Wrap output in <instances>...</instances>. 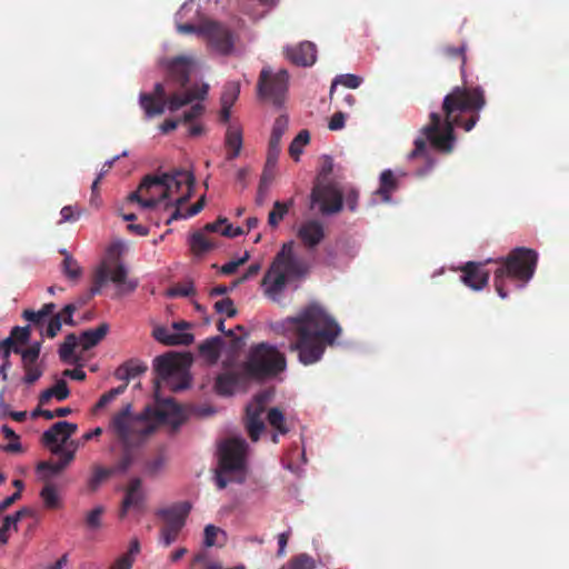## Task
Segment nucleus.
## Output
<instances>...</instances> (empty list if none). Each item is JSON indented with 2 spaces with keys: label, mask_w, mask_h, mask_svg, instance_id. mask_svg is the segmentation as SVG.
I'll list each match as a JSON object with an SVG mask.
<instances>
[{
  "label": "nucleus",
  "mask_w": 569,
  "mask_h": 569,
  "mask_svg": "<svg viewBox=\"0 0 569 569\" xmlns=\"http://www.w3.org/2000/svg\"><path fill=\"white\" fill-rule=\"evenodd\" d=\"M280 152H281V149H277L274 147L268 148L267 160H266L263 173L267 174L268 171L272 170L276 167V164L278 162V158L280 156Z\"/></svg>",
  "instance_id": "680f3d73"
},
{
  "label": "nucleus",
  "mask_w": 569,
  "mask_h": 569,
  "mask_svg": "<svg viewBox=\"0 0 569 569\" xmlns=\"http://www.w3.org/2000/svg\"><path fill=\"white\" fill-rule=\"evenodd\" d=\"M224 144L228 149L227 160H233L240 154L242 148V133L239 129L229 127L226 132Z\"/></svg>",
  "instance_id": "473e14b6"
},
{
  "label": "nucleus",
  "mask_w": 569,
  "mask_h": 569,
  "mask_svg": "<svg viewBox=\"0 0 569 569\" xmlns=\"http://www.w3.org/2000/svg\"><path fill=\"white\" fill-rule=\"evenodd\" d=\"M164 182L170 187V202L166 209L184 204L192 196L194 177L188 170H172L163 173Z\"/></svg>",
  "instance_id": "f8f14e48"
},
{
  "label": "nucleus",
  "mask_w": 569,
  "mask_h": 569,
  "mask_svg": "<svg viewBox=\"0 0 569 569\" xmlns=\"http://www.w3.org/2000/svg\"><path fill=\"white\" fill-rule=\"evenodd\" d=\"M12 350L14 353L21 355L22 365L37 363L41 350V342H34L24 350L20 347H14Z\"/></svg>",
  "instance_id": "c03bdc74"
},
{
  "label": "nucleus",
  "mask_w": 569,
  "mask_h": 569,
  "mask_svg": "<svg viewBox=\"0 0 569 569\" xmlns=\"http://www.w3.org/2000/svg\"><path fill=\"white\" fill-rule=\"evenodd\" d=\"M70 395L69 388L67 382L63 379H60L56 382V385L47 390H44L40 397L39 402L40 405H46L49 402V400L54 397L57 400L62 401L67 399Z\"/></svg>",
  "instance_id": "f704fd0d"
},
{
  "label": "nucleus",
  "mask_w": 569,
  "mask_h": 569,
  "mask_svg": "<svg viewBox=\"0 0 569 569\" xmlns=\"http://www.w3.org/2000/svg\"><path fill=\"white\" fill-rule=\"evenodd\" d=\"M499 261L500 266L495 271L493 284L497 293L505 299L508 297L505 280H516L521 282V286L527 283L535 274L538 253L532 249L518 247Z\"/></svg>",
  "instance_id": "39448f33"
},
{
  "label": "nucleus",
  "mask_w": 569,
  "mask_h": 569,
  "mask_svg": "<svg viewBox=\"0 0 569 569\" xmlns=\"http://www.w3.org/2000/svg\"><path fill=\"white\" fill-rule=\"evenodd\" d=\"M462 282L473 289H483L489 281V272L485 270L483 264L480 262L469 261L460 268Z\"/></svg>",
  "instance_id": "6ab92c4d"
},
{
  "label": "nucleus",
  "mask_w": 569,
  "mask_h": 569,
  "mask_svg": "<svg viewBox=\"0 0 569 569\" xmlns=\"http://www.w3.org/2000/svg\"><path fill=\"white\" fill-rule=\"evenodd\" d=\"M162 409H159V416L164 418L167 416V411H171L174 416L179 417L181 413V409L179 405H177L173 400L168 399L164 401Z\"/></svg>",
  "instance_id": "69168bd1"
},
{
  "label": "nucleus",
  "mask_w": 569,
  "mask_h": 569,
  "mask_svg": "<svg viewBox=\"0 0 569 569\" xmlns=\"http://www.w3.org/2000/svg\"><path fill=\"white\" fill-rule=\"evenodd\" d=\"M240 93V83L237 81H230L227 82L223 87L222 93H221V104H230L233 106V103L237 101Z\"/></svg>",
  "instance_id": "de8ad7c7"
},
{
  "label": "nucleus",
  "mask_w": 569,
  "mask_h": 569,
  "mask_svg": "<svg viewBox=\"0 0 569 569\" xmlns=\"http://www.w3.org/2000/svg\"><path fill=\"white\" fill-rule=\"evenodd\" d=\"M61 220L62 222H73L77 221L81 216V210H76L72 206H64L61 211Z\"/></svg>",
  "instance_id": "bf43d9fd"
},
{
  "label": "nucleus",
  "mask_w": 569,
  "mask_h": 569,
  "mask_svg": "<svg viewBox=\"0 0 569 569\" xmlns=\"http://www.w3.org/2000/svg\"><path fill=\"white\" fill-rule=\"evenodd\" d=\"M261 269V266L259 263L251 264L247 271L237 280L233 281L231 289L236 288L238 284L249 280L250 278H253L259 273Z\"/></svg>",
  "instance_id": "e2e57ef3"
},
{
  "label": "nucleus",
  "mask_w": 569,
  "mask_h": 569,
  "mask_svg": "<svg viewBox=\"0 0 569 569\" xmlns=\"http://www.w3.org/2000/svg\"><path fill=\"white\" fill-rule=\"evenodd\" d=\"M345 120H346V114L341 111H337L331 117L328 127L332 131L340 130L345 127Z\"/></svg>",
  "instance_id": "0e129e2a"
},
{
  "label": "nucleus",
  "mask_w": 569,
  "mask_h": 569,
  "mask_svg": "<svg viewBox=\"0 0 569 569\" xmlns=\"http://www.w3.org/2000/svg\"><path fill=\"white\" fill-rule=\"evenodd\" d=\"M79 339L74 333L66 336L64 341L60 345L59 357L62 362L77 363L78 357L73 356L74 349L78 346Z\"/></svg>",
  "instance_id": "c9c22d12"
},
{
  "label": "nucleus",
  "mask_w": 569,
  "mask_h": 569,
  "mask_svg": "<svg viewBox=\"0 0 569 569\" xmlns=\"http://www.w3.org/2000/svg\"><path fill=\"white\" fill-rule=\"evenodd\" d=\"M224 341L220 336L211 337L199 346V353L208 363L214 365L221 356Z\"/></svg>",
  "instance_id": "c85d7f7f"
},
{
  "label": "nucleus",
  "mask_w": 569,
  "mask_h": 569,
  "mask_svg": "<svg viewBox=\"0 0 569 569\" xmlns=\"http://www.w3.org/2000/svg\"><path fill=\"white\" fill-rule=\"evenodd\" d=\"M51 452L53 455L60 456V460L58 462H49L41 461L37 466V471H48L49 476L60 473L74 458V449L66 450L62 446L51 447Z\"/></svg>",
  "instance_id": "393cba45"
},
{
  "label": "nucleus",
  "mask_w": 569,
  "mask_h": 569,
  "mask_svg": "<svg viewBox=\"0 0 569 569\" xmlns=\"http://www.w3.org/2000/svg\"><path fill=\"white\" fill-rule=\"evenodd\" d=\"M281 326L292 338L289 350L296 351L305 366L320 361L327 347L341 335L339 323L316 302L302 308L295 317L286 318Z\"/></svg>",
  "instance_id": "f03ea898"
},
{
  "label": "nucleus",
  "mask_w": 569,
  "mask_h": 569,
  "mask_svg": "<svg viewBox=\"0 0 569 569\" xmlns=\"http://www.w3.org/2000/svg\"><path fill=\"white\" fill-rule=\"evenodd\" d=\"M202 100H196V102L191 104L190 109L186 111L182 118L179 119H167L160 126V129L163 133H169L174 130L180 122L191 123L196 119L200 118L204 112V106L201 102Z\"/></svg>",
  "instance_id": "cd10ccee"
},
{
  "label": "nucleus",
  "mask_w": 569,
  "mask_h": 569,
  "mask_svg": "<svg viewBox=\"0 0 569 569\" xmlns=\"http://www.w3.org/2000/svg\"><path fill=\"white\" fill-rule=\"evenodd\" d=\"M128 270L122 263H117L113 269H110L106 263H102L93 274V284L90 289L89 299L100 293L101 288L108 280L112 281L119 287V293L133 292L138 287L137 279H128Z\"/></svg>",
  "instance_id": "9d476101"
},
{
  "label": "nucleus",
  "mask_w": 569,
  "mask_h": 569,
  "mask_svg": "<svg viewBox=\"0 0 569 569\" xmlns=\"http://www.w3.org/2000/svg\"><path fill=\"white\" fill-rule=\"evenodd\" d=\"M40 498L47 509H58L61 507V500L57 488L52 483H46L40 491Z\"/></svg>",
  "instance_id": "ea45409f"
},
{
  "label": "nucleus",
  "mask_w": 569,
  "mask_h": 569,
  "mask_svg": "<svg viewBox=\"0 0 569 569\" xmlns=\"http://www.w3.org/2000/svg\"><path fill=\"white\" fill-rule=\"evenodd\" d=\"M220 531L221 530L218 527H216L213 525H207L204 527V539H203L204 546L213 547L216 545V538Z\"/></svg>",
  "instance_id": "052dcab7"
},
{
  "label": "nucleus",
  "mask_w": 569,
  "mask_h": 569,
  "mask_svg": "<svg viewBox=\"0 0 569 569\" xmlns=\"http://www.w3.org/2000/svg\"><path fill=\"white\" fill-rule=\"evenodd\" d=\"M441 53L446 59L460 61L462 84L453 87L445 96L441 108L443 118L438 112L430 113V121L421 129L422 136L415 140L409 159L425 154L427 141L439 152H452L456 141L455 128L462 127L467 132L471 131L480 119L479 112L487 103L485 90L480 86L469 87L466 80V44L445 46Z\"/></svg>",
  "instance_id": "f257e3e1"
},
{
  "label": "nucleus",
  "mask_w": 569,
  "mask_h": 569,
  "mask_svg": "<svg viewBox=\"0 0 569 569\" xmlns=\"http://www.w3.org/2000/svg\"><path fill=\"white\" fill-rule=\"evenodd\" d=\"M111 428L124 446H131L152 432L144 420L131 415V405H127L112 418Z\"/></svg>",
  "instance_id": "0eeeda50"
},
{
  "label": "nucleus",
  "mask_w": 569,
  "mask_h": 569,
  "mask_svg": "<svg viewBox=\"0 0 569 569\" xmlns=\"http://www.w3.org/2000/svg\"><path fill=\"white\" fill-rule=\"evenodd\" d=\"M307 270L305 261L293 252V242L283 243L262 278L261 284L264 287V293L270 298H276L284 290L289 277H302Z\"/></svg>",
  "instance_id": "20e7f679"
},
{
  "label": "nucleus",
  "mask_w": 569,
  "mask_h": 569,
  "mask_svg": "<svg viewBox=\"0 0 569 569\" xmlns=\"http://www.w3.org/2000/svg\"><path fill=\"white\" fill-rule=\"evenodd\" d=\"M398 189V179L390 169L383 170L380 174V186L377 193L381 196L385 201L391 199V193Z\"/></svg>",
  "instance_id": "72a5a7b5"
},
{
  "label": "nucleus",
  "mask_w": 569,
  "mask_h": 569,
  "mask_svg": "<svg viewBox=\"0 0 569 569\" xmlns=\"http://www.w3.org/2000/svg\"><path fill=\"white\" fill-rule=\"evenodd\" d=\"M227 220H228L227 218L220 217V218L217 219V221L207 223L203 227V231L204 232H219V233H221V230L226 226Z\"/></svg>",
  "instance_id": "338daca9"
},
{
  "label": "nucleus",
  "mask_w": 569,
  "mask_h": 569,
  "mask_svg": "<svg viewBox=\"0 0 569 569\" xmlns=\"http://www.w3.org/2000/svg\"><path fill=\"white\" fill-rule=\"evenodd\" d=\"M180 207L181 206H177L173 208L172 213L166 221L167 224H170L174 220L187 219L198 214L204 207V197H201L196 203L190 206L186 212H182Z\"/></svg>",
  "instance_id": "a19ab883"
},
{
  "label": "nucleus",
  "mask_w": 569,
  "mask_h": 569,
  "mask_svg": "<svg viewBox=\"0 0 569 569\" xmlns=\"http://www.w3.org/2000/svg\"><path fill=\"white\" fill-rule=\"evenodd\" d=\"M106 512L103 506H96L84 516V525L88 530L97 531L102 527V517Z\"/></svg>",
  "instance_id": "37998d69"
},
{
  "label": "nucleus",
  "mask_w": 569,
  "mask_h": 569,
  "mask_svg": "<svg viewBox=\"0 0 569 569\" xmlns=\"http://www.w3.org/2000/svg\"><path fill=\"white\" fill-rule=\"evenodd\" d=\"M247 442L243 439H228L219 447V470L236 472L244 468Z\"/></svg>",
  "instance_id": "ddd939ff"
},
{
  "label": "nucleus",
  "mask_w": 569,
  "mask_h": 569,
  "mask_svg": "<svg viewBox=\"0 0 569 569\" xmlns=\"http://www.w3.org/2000/svg\"><path fill=\"white\" fill-rule=\"evenodd\" d=\"M298 238L305 247L312 249L316 248L325 239V228L319 220H308L298 229Z\"/></svg>",
  "instance_id": "5701e85b"
},
{
  "label": "nucleus",
  "mask_w": 569,
  "mask_h": 569,
  "mask_svg": "<svg viewBox=\"0 0 569 569\" xmlns=\"http://www.w3.org/2000/svg\"><path fill=\"white\" fill-rule=\"evenodd\" d=\"M22 318L24 320H27L28 322L32 323L33 326L41 328V331H40L41 336H46L44 331L42 330V327L48 318L44 317L40 310L34 311L31 309H26L22 312Z\"/></svg>",
  "instance_id": "8fccbe9b"
},
{
  "label": "nucleus",
  "mask_w": 569,
  "mask_h": 569,
  "mask_svg": "<svg viewBox=\"0 0 569 569\" xmlns=\"http://www.w3.org/2000/svg\"><path fill=\"white\" fill-rule=\"evenodd\" d=\"M208 84L193 86L191 89L174 92L167 97L164 84L157 82L153 92H141L139 94V104L147 118H153L162 114L166 108L174 112L196 100H203L208 94Z\"/></svg>",
  "instance_id": "7ed1b4c3"
},
{
  "label": "nucleus",
  "mask_w": 569,
  "mask_h": 569,
  "mask_svg": "<svg viewBox=\"0 0 569 569\" xmlns=\"http://www.w3.org/2000/svg\"><path fill=\"white\" fill-rule=\"evenodd\" d=\"M146 370L147 366L143 362L137 359H130L117 368L114 376L117 379L123 380L124 383L128 385L131 379L143 373Z\"/></svg>",
  "instance_id": "7c9ffc66"
},
{
  "label": "nucleus",
  "mask_w": 569,
  "mask_h": 569,
  "mask_svg": "<svg viewBox=\"0 0 569 569\" xmlns=\"http://www.w3.org/2000/svg\"><path fill=\"white\" fill-rule=\"evenodd\" d=\"M310 141V134L308 130H301L289 146V154L296 160H299L302 153V148Z\"/></svg>",
  "instance_id": "49530a36"
},
{
  "label": "nucleus",
  "mask_w": 569,
  "mask_h": 569,
  "mask_svg": "<svg viewBox=\"0 0 569 569\" xmlns=\"http://www.w3.org/2000/svg\"><path fill=\"white\" fill-rule=\"evenodd\" d=\"M130 202H138L142 208L152 209L170 202V187L164 182L163 174L146 176L138 189L128 196Z\"/></svg>",
  "instance_id": "6e6552de"
},
{
  "label": "nucleus",
  "mask_w": 569,
  "mask_h": 569,
  "mask_svg": "<svg viewBox=\"0 0 569 569\" xmlns=\"http://www.w3.org/2000/svg\"><path fill=\"white\" fill-rule=\"evenodd\" d=\"M293 206V200L290 199L287 202L282 201H276L273 203L272 210L268 214V224L276 229L278 228L279 223L283 220L286 214L289 212V209Z\"/></svg>",
  "instance_id": "4c0bfd02"
},
{
  "label": "nucleus",
  "mask_w": 569,
  "mask_h": 569,
  "mask_svg": "<svg viewBox=\"0 0 569 569\" xmlns=\"http://www.w3.org/2000/svg\"><path fill=\"white\" fill-rule=\"evenodd\" d=\"M116 473L114 468H104L101 466H93L92 472L87 480V489L89 492H96L100 486L106 482L111 476Z\"/></svg>",
  "instance_id": "2f4dec72"
},
{
  "label": "nucleus",
  "mask_w": 569,
  "mask_h": 569,
  "mask_svg": "<svg viewBox=\"0 0 569 569\" xmlns=\"http://www.w3.org/2000/svg\"><path fill=\"white\" fill-rule=\"evenodd\" d=\"M190 248L194 254H203L214 248V243L207 238L203 230L196 231L190 237Z\"/></svg>",
  "instance_id": "58836bf2"
},
{
  "label": "nucleus",
  "mask_w": 569,
  "mask_h": 569,
  "mask_svg": "<svg viewBox=\"0 0 569 569\" xmlns=\"http://www.w3.org/2000/svg\"><path fill=\"white\" fill-rule=\"evenodd\" d=\"M109 332V325L103 322L94 329H88L81 332L79 342L83 350L96 347Z\"/></svg>",
  "instance_id": "c756f323"
},
{
  "label": "nucleus",
  "mask_w": 569,
  "mask_h": 569,
  "mask_svg": "<svg viewBox=\"0 0 569 569\" xmlns=\"http://www.w3.org/2000/svg\"><path fill=\"white\" fill-rule=\"evenodd\" d=\"M142 480L140 478H133L130 480L126 488V495L121 502L119 518L123 519L128 510L131 508L140 509L143 506L144 493L142 491Z\"/></svg>",
  "instance_id": "4be33fe9"
},
{
  "label": "nucleus",
  "mask_w": 569,
  "mask_h": 569,
  "mask_svg": "<svg viewBox=\"0 0 569 569\" xmlns=\"http://www.w3.org/2000/svg\"><path fill=\"white\" fill-rule=\"evenodd\" d=\"M311 197L313 202L321 203L320 210L323 214H333L342 209L343 193L332 186L315 188Z\"/></svg>",
  "instance_id": "f3484780"
},
{
  "label": "nucleus",
  "mask_w": 569,
  "mask_h": 569,
  "mask_svg": "<svg viewBox=\"0 0 569 569\" xmlns=\"http://www.w3.org/2000/svg\"><path fill=\"white\" fill-rule=\"evenodd\" d=\"M153 368L157 375V385H159V380L169 382L170 379L180 372L177 359L169 353L157 357Z\"/></svg>",
  "instance_id": "a878e982"
},
{
  "label": "nucleus",
  "mask_w": 569,
  "mask_h": 569,
  "mask_svg": "<svg viewBox=\"0 0 569 569\" xmlns=\"http://www.w3.org/2000/svg\"><path fill=\"white\" fill-rule=\"evenodd\" d=\"M64 258L61 263L62 273L71 281H78L82 276V268L79 266L78 261L67 251H60Z\"/></svg>",
  "instance_id": "e433bc0d"
},
{
  "label": "nucleus",
  "mask_w": 569,
  "mask_h": 569,
  "mask_svg": "<svg viewBox=\"0 0 569 569\" xmlns=\"http://www.w3.org/2000/svg\"><path fill=\"white\" fill-rule=\"evenodd\" d=\"M315 567L316 561L311 556L307 553H300L291 558L280 569H315Z\"/></svg>",
  "instance_id": "a18cd8bd"
},
{
  "label": "nucleus",
  "mask_w": 569,
  "mask_h": 569,
  "mask_svg": "<svg viewBox=\"0 0 569 569\" xmlns=\"http://www.w3.org/2000/svg\"><path fill=\"white\" fill-rule=\"evenodd\" d=\"M358 200H359V192L355 188H349L346 190L343 194V201L346 202L347 208L353 212L357 210L358 207Z\"/></svg>",
  "instance_id": "13d9d810"
},
{
  "label": "nucleus",
  "mask_w": 569,
  "mask_h": 569,
  "mask_svg": "<svg viewBox=\"0 0 569 569\" xmlns=\"http://www.w3.org/2000/svg\"><path fill=\"white\" fill-rule=\"evenodd\" d=\"M76 423L58 421L42 435V443L47 447L62 446L76 431Z\"/></svg>",
  "instance_id": "412c9836"
},
{
  "label": "nucleus",
  "mask_w": 569,
  "mask_h": 569,
  "mask_svg": "<svg viewBox=\"0 0 569 569\" xmlns=\"http://www.w3.org/2000/svg\"><path fill=\"white\" fill-rule=\"evenodd\" d=\"M200 37L206 39L208 44L221 54H229L233 49L232 33L220 22L209 19L203 20Z\"/></svg>",
  "instance_id": "4468645a"
},
{
  "label": "nucleus",
  "mask_w": 569,
  "mask_h": 569,
  "mask_svg": "<svg viewBox=\"0 0 569 569\" xmlns=\"http://www.w3.org/2000/svg\"><path fill=\"white\" fill-rule=\"evenodd\" d=\"M340 83L349 89H357L361 84V78L356 74H341L332 82L331 89H330V96H332L333 90L336 86Z\"/></svg>",
  "instance_id": "09e8293b"
},
{
  "label": "nucleus",
  "mask_w": 569,
  "mask_h": 569,
  "mask_svg": "<svg viewBox=\"0 0 569 569\" xmlns=\"http://www.w3.org/2000/svg\"><path fill=\"white\" fill-rule=\"evenodd\" d=\"M269 399L268 391L259 392L246 408V428L250 439L254 442L259 440L266 428L261 417Z\"/></svg>",
  "instance_id": "2eb2a0df"
},
{
  "label": "nucleus",
  "mask_w": 569,
  "mask_h": 569,
  "mask_svg": "<svg viewBox=\"0 0 569 569\" xmlns=\"http://www.w3.org/2000/svg\"><path fill=\"white\" fill-rule=\"evenodd\" d=\"M152 336L166 346H189L193 342V335L188 332H171L166 327H157Z\"/></svg>",
  "instance_id": "bb28decb"
},
{
  "label": "nucleus",
  "mask_w": 569,
  "mask_h": 569,
  "mask_svg": "<svg viewBox=\"0 0 569 569\" xmlns=\"http://www.w3.org/2000/svg\"><path fill=\"white\" fill-rule=\"evenodd\" d=\"M268 423L280 435H287L289 428L286 425L283 412L279 408H271L267 415Z\"/></svg>",
  "instance_id": "79ce46f5"
},
{
  "label": "nucleus",
  "mask_w": 569,
  "mask_h": 569,
  "mask_svg": "<svg viewBox=\"0 0 569 569\" xmlns=\"http://www.w3.org/2000/svg\"><path fill=\"white\" fill-rule=\"evenodd\" d=\"M10 336L12 337L13 341L16 343L26 345L31 336V329L30 326L26 327H13Z\"/></svg>",
  "instance_id": "6e6d98bb"
},
{
  "label": "nucleus",
  "mask_w": 569,
  "mask_h": 569,
  "mask_svg": "<svg viewBox=\"0 0 569 569\" xmlns=\"http://www.w3.org/2000/svg\"><path fill=\"white\" fill-rule=\"evenodd\" d=\"M190 510L189 502H180L158 512V516L164 521L160 530V539L164 547H169L178 539Z\"/></svg>",
  "instance_id": "9b49d317"
},
{
  "label": "nucleus",
  "mask_w": 569,
  "mask_h": 569,
  "mask_svg": "<svg viewBox=\"0 0 569 569\" xmlns=\"http://www.w3.org/2000/svg\"><path fill=\"white\" fill-rule=\"evenodd\" d=\"M250 380L243 366L239 370H226L217 376L214 390L220 396H231L234 390L244 387Z\"/></svg>",
  "instance_id": "a211bd4d"
},
{
  "label": "nucleus",
  "mask_w": 569,
  "mask_h": 569,
  "mask_svg": "<svg viewBox=\"0 0 569 569\" xmlns=\"http://www.w3.org/2000/svg\"><path fill=\"white\" fill-rule=\"evenodd\" d=\"M288 81L289 73L286 69L273 72L270 67H264L257 82L258 96L271 100L276 106H281L288 90Z\"/></svg>",
  "instance_id": "1a4fd4ad"
},
{
  "label": "nucleus",
  "mask_w": 569,
  "mask_h": 569,
  "mask_svg": "<svg viewBox=\"0 0 569 569\" xmlns=\"http://www.w3.org/2000/svg\"><path fill=\"white\" fill-rule=\"evenodd\" d=\"M194 293V287L192 283L176 284L168 289L167 296L170 298L176 297H189Z\"/></svg>",
  "instance_id": "5fc2aeb1"
},
{
  "label": "nucleus",
  "mask_w": 569,
  "mask_h": 569,
  "mask_svg": "<svg viewBox=\"0 0 569 569\" xmlns=\"http://www.w3.org/2000/svg\"><path fill=\"white\" fill-rule=\"evenodd\" d=\"M162 66L167 70L168 81L177 83L183 91L188 89L187 86L194 66L192 57L178 56L172 59L163 60Z\"/></svg>",
  "instance_id": "dca6fc26"
},
{
  "label": "nucleus",
  "mask_w": 569,
  "mask_h": 569,
  "mask_svg": "<svg viewBox=\"0 0 569 569\" xmlns=\"http://www.w3.org/2000/svg\"><path fill=\"white\" fill-rule=\"evenodd\" d=\"M214 310L218 313H224L227 317L232 318L238 313L233 301L230 298H223L214 303Z\"/></svg>",
  "instance_id": "864d4df0"
},
{
  "label": "nucleus",
  "mask_w": 569,
  "mask_h": 569,
  "mask_svg": "<svg viewBox=\"0 0 569 569\" xmlns=\"http://www.w3.org/2000/svg\"><path fill=\"white\" fill-rule=\"evenodd\" d=\"M22 368L26 372L23 377V382L27 385L34 383L37 380L40 379V377L43 373V370L40 368L38 363L22 365Z\"/></svg>",
  "instance_id": "603ef678"
},
{
  "label": "nucleus",
  "mask_w": 569,
  "mask_h": 569,
  "mask_svg": "<svg viewBox=\"0 0 569 569\" xmlns=\"http://www.w3.org/2000/svg\"><path fill=\"white\" fill-rule=\"evenodd\" d=\"M288 126H289V119H288V116L286 114H281L279 116L274 122H273V126H272V130H271V134L273 136H277V137H281L286 133V131L288 130Z\"/></svg>",
  "instance_id": "4d7b16f0"
},
{
  "label": "nucleus",
  "mask_w": 569,
  "mask_h": 569,
  "mask_svg": "<svg viewBox=\"0 0 569 569\" xmlns=\"http://www.w3.org/2000/svg\"><path fill=\"white\" fill-rule=\"evenodd\" d=\"M286 58L296 66L310 67L316 62L317 49L312 42L303 41L284 49Z\"/></svg>",
  "instance_id": "aec40b11"
},
{
  "label": "nucleus",
  "mask_w": 569,
  "mask_h": 569,
  "mask_svg": "<svg viewBox=\"0 0 569 569\" xmlns=\"http://www.w3.org/2000/svg\"><path fill=\"white\" fill-rule=\"evenodd\" d=\"M133 565V559L129 557H120L116 560V562L111 566L110 569H131Z\"/></svg>",
  "instance_id": "774afa93"
},
{
  "label": "nucleus",
  "mask_w": 569,
  "mask_h": 569,
  "mask_svg": "<svg viewBox=\"0 0 569 569\" xmlns=\"http://www.w3.org/2000/svg\"><path fill=\"white\" fill-rule=\"evenodd\" d=\"M78 310V306L74 303L66 305L59 312L53 315L48 320V325L44 329V335L48 338H54L61 330L62 325L74 326L73 315Z\"/></svg>",
  "instance_id": "b1692460"
},
{
  "label": "nucleus",
  "mask_w": 569,
  "mask_h": 569,
  "mask_svg": "<svg viewBox=\"0 0 569 569\" xmlns=\"http://www.w3.org/2000/svg\"><path fill=\"white\" fill-rule=\"evenodd\" d=\"M242 366L250 380L263 382L283 372L287 368V360L276 346L260 342L250 347Z\"/></svg>",
  "instance_id": "423d86ee"
},
{
  "label": "nucleus",
  "mask_w": 569,
  "mask_h": 569,
  "mask_svg": "<svg viewBox=\"0 0 569 569\" xmlns=\"http://www.w3.org/2000/svg\"><path fill=\"white\" fill-rule=\"evenodd\" d=\"M126 389H127V383H123V385H121L117 388H112L108 392L103 393L100 397L99 401L96 403V409L99 410V409L104 408L113 399H116L118 396L122 395L126 391Z\"/></svg>",
  "instance_id": "3c124183"
}]
</instances>
